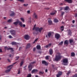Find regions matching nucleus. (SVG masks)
Here are the masks:
<instances>
[{
    "mask_svg": "<svg viewBox=\"0 0 77 77\" xmlns=\"http://www.w3.org/2000/svg\"><path fill=\"white\" fill-rule=\"evenodd\" d=\"M35 63H36V62L34 61L29 63L28 66V69H29V71H30L32 70V68H33L32 67L33 66L32 65H33V64H34Z\"/></svg>",
    "mask_w": 77,
    "mask_h": 77,
    "instance_id": "f257e3e1",
    "label": "nucleus"
},
{
    "mask_svg": "<svg viewBox=\"0 0 77 77\" xmlns=\"http://www.w3.org/2000/svg\"><path fill=\"white\" fill-rule=\"evenodd\" d=\"M60 54H59L58 55H56L55 57V59L54 60V61H59V60L61 59V56H60Z\"/></svg>",
    "mask_w": 77,
    "mask_h": 77,
    "instance_id": "f03ea898",
    "label": "nucleus"
},
{
    "mask_svg": "<svg viewBox=\"0 0 77 77\" xmlns=\"http://www.w3.org/2000/svg\"><path fill=\"white\" fill-rule=\"evenodd\" d=\"M10 32L12 36L16 35V31L15 30L11 29L10 30Z\"/></svg>",
    "mask_w": 77,
    "mask_h": 77,
    "instance_id": "7ed1b4c3",
    "label": "nucleus"
},
{
    "mask_svg": "<svg viewBox=\"0 0 77 77\" xmlns=\"http://www.w3.org/2000/svg\"><path fill=\"white\" fill-rule=\"evenodd\" d=\"M43 29V28H42L41 27L39 28L38 27H36L35 28V31H39V32L40 33L41 32V31H42V30Z\"/></svg>",
    "mask_w": 77,
    "mask_h": 77,
    "instance_id": "20e7f679",
    "label": "nucleus"
},
{
    "mask_svg": "<svg viewBox=\"0 0 77 77\" xmlns=\"http://www.w3.org/2000/svg\"><path fill=\"white\" fill-rule=\"evenodd\" d=\"M4 48L5 50H11V51L12 52L14 51V50H13V48H8L7 46H5Z\"/></svg>",
    "mask_w": 77,
    "mask_h": 77,
    "instance_id": "39448f33",
    "label": "nucleus"
},
{
    "mask_svg": "<svg viewBox=\"0 0 77 77\" xmlns=\"http://www.w3.org/2000/svg\"><path fill=\"white\" fill-rule=\"evenodd\" d=\"M60 37V36L59 34L58 33H56L55 35V38H56L57 39H59V38Z\"/></svg>",
    "mask_w": 77,
    "mask_h": 77,
    "instance_id": "423d86ee",
    "label": "nucleus"
},
{
    "mask_svg": "<svg viewBox=\"0 0 77 77\" xmlns=\"http://www.w3.org/2000/svg\"><path fill=\"white\" fill-rule=\"evenodd\" d=\"M42 64H44L46 66H48V63L45 60H42Z\"/></svg>",
    "mask_w": 77,
    "mask_h": 77,
    "instance_id": "0eeeda50",
    "label": "nucleus"
},
{
    "mask_svg": "<svg viewBox=\"0 0 77 77\" xmlns=\"http://www.w3.org/2000/svg\"><path fill=\"white\" fill-rule=\"evenodd\" d=\"M24 38L26 40H29L30 39V36L27 35H26L24 36Z\"/></svg>",
    "mask_w": 77,
    "mask_h": 77,
    "instance_id": "6e6552de",
    "label": "nucleus"
},
{
    "mask_svg": "<svg viewBox=\"0 0 77 77\" xmlns=\"http://www.w3.org/2000/svg\"><path fill=\"white\" fill-rule=\"evenodd\" d=\"M20 26L21 27H26V25L25 24H23V25L22 23L20 21Z\"/></svg>",
    "mask_w": 77,
    "mask_h": 77,
    "instance_id": "1a4fd4ad",
    "label": "nucleus"
},
{
    "mask_svg": "<svg viewBox=\"0 0 77 77\" xmlns=\"http://www.w3.org/2000/svg\"><path fill=\"white\" fill-rule=\"evenodd\" d=\"M68 62V59L67 58H65L63 60V62L64 63H67Z\"/></svg>",
    "mask_w": 77,
    "mask_h": 77,
    "instance_id": "9d476101",
    "label": "nucleus"
},
{
    "mask_svg": "<svg viewBox=\"0 0 77 77\" xmlns=\"http://www.w3.org/2000/svg\"><path fill=\"white\" fill-rule=\"evenodd\" d=\"M38 71L37 69H34L31 72L32 74H33V73H36Z\"/></svg>",
    "mask_w": 77,
    "mask_h": 77,
    "instance_id": "9b49d317",
    "label": "nucleus"
},
{
    "mask_svg": "<svg viewBox=\"0 0 77 77\" xmlns=\"http://www.w3.org/2000/svg\"><path fill=\"white\" fill-rule=\"evenodd\" d=\"M72 32L70 29H69L68 30V35H70V36H72Z\"/></svg>",
    "mask_w": 77,
    "mask_h": 77,
    "instance_id": "f8f14e48",
    "label": "nucleus"
},
{
    "mask_svg": "<svg viewBox=\"0 0 77 77\" xmlns=\"http://www.w3.org/2000/svg\"><path fill=\"white\" fill-rule=\"evenodd\" d=\"M62 74V72H59L58 74L57 75V77H60Z\"/></svg>",
    "mask_w": 77,
    "mask_h": 77,
    "instance_id": "ddd939ff",
    "label": "nucleus"
},
{
    "mask_svg": "<svg viewBox=\"0 0 77 77\" xmlns=\"http://www.w3.org/2000/svg\"><path fill=\"white\" fill-rule=\"evenodd\" d=\"M64 1L66 2H68L69 3H72V0H64Z\"/></svg>",
    "mask_w": 77,
    "mask_h": 77,
    "instance_id": "4468645a",
    "label": "nucleus"
},
{
    "mask_svg": "<svg viewBox=\"0 0 77 77\" xmlns=\"http://www.w3.org/2000/svg\"><path fill=\"white\" fill-rule=\"evenodd\" d=\"M30 43H28L27 44L26 47V49H27V48H30Z\"/></svg>",
    "mask_w": 77,
    "mask_h": 77,
    "instance_id": "2eb2a0df",
    "label": "nucleus"
},
{
    "mask_svg": "<svg viewBox=\"0 0 77 77\" xmlns=\"http://www.w3.org/2000/svg\"><path fill=\"white\" fill-rule=\"evenodd\" d=\"M24 59H22L21 62L20 64V66H22V65H23V63H24Z\"/></svg>",
    "mask_w": 77,
    "mask_h": 77,
    "instance_id": "dca6fc26",
    "label": "nucleus"
},
{
    "mask_svg": "<svg viewBox=\"0 0 77 77\" xmlns=\"http://www.w3.org/2000/svg\"><path fill=\"white\" fill-rule=\"evenodd\" d=\"M33 17L35 18V19H38V15L37 14H36V13H34L33 14Z\"/></svg>",
    "mask_w": 77,
    "mask_h": 77,
    "instance_id": "f3484780",
    "label": "nucleus"
},
{
    "mask_svg": "<svg viewBox=\"0 0 77 77\" xmlns=\"http://www.w3.org/2000/svg\"><path fill=\"white\" fill-rule=\"evenodd\" d=\"M49 53L51 55H52V54H53V50L52 49H50L49 50Z\"/></svg>",
    "mask_w": 77,
    "mask_h": 77,
    "instance_id": "a211bd4d",
    "label": "nucleus"
},
{
    "mask_svg": "<svg viewBox=\"0 0 77 77\" xmlns=\"http://www.w3.org/2000/svg\"><path fill=\"white\" fill-rule=\"evenodd\" d=\"M48 22L49 24V25H51L52 24V21L51 20H49L48 21Z\"/></svg>",
    "mask_w": 77,
    "mask_h": 77,
    "instance_id": "6ab92c4d",
    "label": "nucleus"
},
{
    "mask_svg": "<svg viewBox=\"0 0 77 77\" xmlns=\"http://www.w3.org/2000/svg\"><path fill=\"white\" fill-rule=\"evenodd\" d=\"M19 23V22H18V21H17L14 22L13 23V24L15 26H17V25H18V24Z\"/></svg>",
    "mask_w": 77,
    "mask_h": 77,
    "instance_id": "aec40b11",
    "label": "nucleus"
},
{
    "mask_svg": "<svg viewBox=\"0 0 77 77\" xmlns=\"http://www.w3.org/2000/svg\"><path fill=\"white\" fill-rule=\"evenodd\" d=\"M52 32H50L48 33V36L49 37H50L51 36V34H52Z\"/></svg>",
    "mask_w": 77,
    "mask_h": 77,
    "instance_id": "412c9836",
    "label": "nucleus"
},
{
    "mask_svg": "<svg viewBox=\"0 0 77 77\" xmlns=\"http://www.w3.org/2000/svg\"><path fill=\"white\" fill-rule=\"evenodd\" d=\"M75 54L74 52H72L71 53V56L72 57H75Z\"/></svg>",
    "mask_w": 77,
    "mask_h": 77,
    "instance_id": "4be33fe9",
    "label": "nucleus"
},
{
    "mask_svg": "<svg viewBox=\"0 0 77 77\" xmlns=\"http://www.w3.org/2000/svg\"><path fill=\"white\" fill-rule=\"evenodd\" d=\"M11 69H12V67L10 68L9 69H7L5 71V72L6 73H8V72H9L11 70Z\"/></svg>",
    "mask_w": 77,
    "mask_h": 77,
    "instance_id": "5701e85b",
    "label": "nucleus"
},
{
    "mask_svg": "<svg viewBox=\"0 0 77 77\" xmlns=\"http://www.w3.org/2000/svg\"><path fill=\"white\" fill-rule=\"evenodd\" d=\"M69 42L68 41L66 40L64 41V44L65 45H66V44L67 45H68V44Z\"/></svg>",
    "mask_w": 77,
    "mask_h": 77,
    "instance_id": "b1692460",
    "label": "nucleus"
},
{
    "mask_svg": "<svg viewBox=\"0 0 77 77\" xmlns=\"http://www.w3.org/2000/svg\"><path fill=\"white\" fill-rule=\"evenodd\" d=\"M51 43H49V44L46 45L45 47V48H48V47H51Z\"/></svg>",
    "mask_w": 77,
    "mask_h": 77,
    "instance_id": "393cba45",
    "label": "nucleus"
},
{
    "mask_svg": "<svg viewBox=\"0 0 77 77\" xmlns=\"http://www.w3.org/2000/svg\"><path fill=\"white\" fill-rule=\"evenodd\" d=\"M15 15V13L14 12H12V13L10 14V16L11 17H12V16H14Z\"/></svg>",
    "mask_w": 77,
    "mask_h": 77,
    "instance_id": "a878e982",
    "label": "nucleus"
},
{
    "mask_svg": "<svg viewBox=\"0 0 77 77\" xmlns=\"http://www.w3.org/2000/svg\"><path fill=\"white\" fill-rule=\"evenodd\" d=\"M56 12H57V11H55L54 13H50V15H54V14H56Z\"/></svg>",
    "mask_w": 77,
    "mask_h": 77,
    "instance_id": "bb28decb",
    "label": "nucleus"
},
{
    "mask_svg": "<svg viewBox=\"0 0 77 77\" xmlns=\"http://www.w3.org/2000/svg\"><path fill=\"white\" fill-rule=\"evenodd\" d=\"M37 49H38V50L41 49V46H40L39 45H37Z\"/></svg>",
    "mask_w": 77,
    "mask_h": 77,
    "instance_id": "cd10ccee",
    "label": "nucleus"
},
{
    "mask_svg": "<svg viewBox=\"0 0 77 77\" xmlns=\"http://www.w3.org/2000/svg\"><path fill=\"white\" fill-rule=\"evenodd\" d=\"M54 21L55 23H57V22H59V20L57 19H55Z\"/></svg>",
    "mask_w": 77,
    "mask_h": 77,
    "instance_id": "c85d7f7f",
    "label": "nucleus"
},
{
    "mask_svg": "<svg viewBox=\"0 0 77 77\" xmlns=\"http://www.w3.org/2000/svg\"><path fill=\"white\" fill-rule=\"evenodd\" d=\"M20 19L22 22H23V23L24 22V18H23V17H21Z\"/></svg>",
    "mask_w": 77,
    "mask_h": 77,
    "instance_id": "c756f323",
    "label": "nucleus"
},
{
    "mask_svg": "<svg viewBox=\"0 0 77 77\" xmlns=\"http://www.w3.org/2000/svg\"><path fill=\"white\" fill-rule=\"evenodd\" d=\"M44 72H39V75H42L44 74Z\"/></svg>",
    "mask_w": 77,
    "mask_h": 77,
    "instance_id": "7c9ffc66",
    "label": "nucleus"
},
{
    "mask_svg": "<svg viewBox=\"0 0 77 77\" xmlns=\"http://www.w3.org/2000/svg\"><path fill=\"white\" fill-rule=\"evenodd\" d=\"M71 71L70 70H69L68 72L67 73V75H69V74H71Z\"/></svg>",
    "mask_w": 77,
    "mask_h": 77,
    "instance_id": "2f4dec72",
    "label": "nucleus"
},
{
    "mask_svg": "<svg viewBox=\"0 0 77 77\" xmlns=\"http://www.w3.org/2000/svg\"><path fill=\"white\" fill-rule=\"evenodd\" d=\"M49 57H50V56H47L45 57V58L47 60H48L49 59Z\"/></svg>",
    "mask_w": 77,
    "mask_h": 77,
    "instance_id": "473e14b6",
    "label": "nucleus"
},
{
    "mask_svg": "<svg viewBox=\"0 0 77 77\" xmlns=\"http://www.w3.org/2000/svg\"><path fill=\"white\" fill-rule=\"evenodd\" d=\"M26 77H32V75L31 74H29L27 75Z\"/></svg>",
    "mask_w": 77,
    "mask_h": 77,
    "instance_id": "72a5a7b5",
    "label": "nucleus"
},
{
    "mask_svg": "<svg viewBox=\"0 0 77 77\" xmlns=\"http://www.w3.org/2000/svg\"><path fill=\"white\" fill-rule=\"evenodd\" d=\"M69 7L68 6H66V7H65V11H68V10Z\"/></svg>",
    "mask_w": 77,
    "mask_h": 77,
    "instance_id": "f704fd0d",
    "label": "nucleus"
},
{
    "mask_svg": "<svg viewBox=\"0 0 77 77\" xmlns=\"http://www.w3.org/2000/svg\"><path fill=\"white\" fill-rule=\"evenodd\" d=\"M64 27L63 26H62L61 27V29L62 30V31H63V30H64V28H63Z\"/></svg>",
    "mask_w": 77,
    "mask_h": 77,
    "instance_id": "c9c22d12",
    "label": "nucleus"
},
{
    "mask_svg": "<svg viewBox=\"0 0 77 77\" xmlns=\"http://www.w3.org/2000/svg\"><path fill=\"white\" fill-rule=\"evenodd\" d=\"M73 41H74V40H72V39H70L69 40V43H70V44H71V43H72V42H73Z\"/></svg>",
    "mask_w": 77,
    "mask_h": 77,
    "instance_id": "e433bc0d",
    "label": "nucleus"
},
{
    "mask_svg": "<svg viewBox=\"0 0 77 77\" xmlns=\"http://www.w3.org/2000/svg\"><path fill=\"white\" fill-rule=\"evenodd\" d=\"M19 57H19V56H17V57H15V60H18V59H19Z\"/></svg>",
    "mask_w": 77,
    "mask_h": 77,
    "instance_id": "4c0bfd02",
    "label": "nucleus"
},
{
    "mask_svg": "<svg viewBox=\"0 0 77 77\" xmlns=\"http://www.w3.org/2000/svg\"><path fill=\"white\" fill-rule=\"evenodd\" d=\"M12 45H16L17 44V43L15 42H13L11 43Z\"/></svg>",
    "mask_w": 77,
    "mask_h": 77,
    "instance_id": "58836bf2",
    "label": "nucleus"
},
{
    "mask_svg": "<svg viewBox=\"0 0 77 77\" xmlns=\"http://www.w3.org/2000/svg\"><path fill=\"white\" fill-rule=\"evenodd\" d=\"M63 42H61L60 43H59V45H62V44H63Z\"/></svg>",
    "mask_w": 77,
    "mask_h": 77,
    "instance_id": "ea45409f",
    "label": "nucleus"
},
{
    "mask_svg": "<svg viewBox=\"0 0 77 77\" xmlns=\"http://www.w3.org/2000/svg\"><path fill=\"white\" fill-rule=\"evenodd\" d=\"M11 19H9V20H8L7 21V22L8 23H11V21H12V20H11Z\"/></svg>",
    "mask_w": 77,
    "mask_h": 77,
    "instance_id": "a19ab883",
    "label": "nucleus"
},
{
    "mask_svg": "<svg viewBox=\"0 0 77 77\" xmlns=\"http://www.w3.org/2000/svg\"><path fill=\"white\" fill-rule=\"evenodd\" d=\"M36 25L35 24L34 26V27L32 29V30H35H35H36V27H36Z\"/></svg>",
    "mask_w": 77,
    "mask_h": 77,
    "instance_id": "79ce46f5",
    "label": "nucleus"
},
{
    "mask_svg": "<svg viewBox=\"0 0 77 77\" xmlns=\"http://www.w3.org/2000/svg\"><path fill=\"white\" fill-rule=\"evenodd\" d=\"M8 38H9L10 39H12L13 38V37L11 36V35H9V36H8Z\"/></svg>",
    "mask_w": 77,
    "mask_h": 77,
    "instance_id": "37998d69",
    "label": "nucleus"
},
{
    "mask_svg": "<svg viewBox=\"0 0 77 77\" xmlns=\"http://www.w3.org/2000/svg\"><path fill=\"white\" fill-rule=\"evenodd\" d=\"M20 2H21V3H24V0H20Z\"/></svg>",
    "mask_w": 77,
    "mask_h": 77,
    "instance_id": "c03bdc74",
    "label": "nucleus"
},
{
    "mask_svg": "<svg viewBox=\"0 0 77 77\" xmlns=\"http://www.w3.org/2000/svg\"><path fill=\"white\" fill-rule=\"evenodd\" d=\"M37 41H38V38H36L35 40L33 42V44H35V42H36Z\"/></svg>",
    "mask_w": 77,
    "mask_h": 77,
    "instance_id": "a18cd8bd",
    "label": "nucleus"
},
{
    "mask_svg": "<svg viewBox=\"0 0 77 77\" xmlns=\"http://www.w3.org/2000/svg\"><path fill=\"white\" fill-rule=\"evenodd\" d=\"M13 66V65H12L9 66H8L7 67V68H10V67H11V66Z\"/></svg>",
    "mask_w": 77,
    "mask_h": 77,
    "instance_id": "49530a36",
    "label": "nucleus"
},
{
    "mask_svg": "<svg viewBox=\"0 0 77 77\" xmlns=\"http://www.w3.org/2000/svg\"><path fill=\"white\" fill-rule=\"evenodd\" d=\"M65 14V12H62L61 14V16H63V14Z\"/></svg>",
    "mask_w": 77,
    "mask_h": 77,
    "instance_id": "de8ad7c7",
    "label": "nucleus"
},
{
    "mask_svg": "<svg viewBox=\"0 0 77 77\" xmlns=\"http://www.w3.org/2000/svg\"><path fill=\"white\" fill-rule=\"evenodd\" d=\"M23 6H28V4H23Z\"/></svg>",
    "mask_w": 77,
    "mask_h": 77,
    "instance_id": "09e8293b",
    "label": "nucleus"
},
{
    "mask_svg": "<svg viewBox=\"0 0 77 77\" xmlns=\"http://www.w3.org/2000/svg\"><path fill=\"white\" fill-rule=\"evenodd\" d=\"M30 11L29 10H28L27 11V13L28 14H30Z\"/></svg>",
    "mask_w": 77,
    "mask_h": 77,
    "instance_id": "8fccbe9b",
    "label": "nucleus"
},
{
    "mask_svg": "<svg viewBox=\"0 0 77 77\" xmlns=\"http://www.w3.org/2000/svg\"><path fill=\"white\" fill-rule=\"evenodd\" d=\"M63 9V8L61 7L60 8V11H62V10Z\"/></svg>",
    "mask_w": 77,
    "mask_h": 77,
    "instance_id": "3c124183",
    "label": "nucleus"
},
{
    "mask_svg": "<svg viewBox=\"0 0 77 77\" xmlns=\"http://www.w3.org/2000/svg\"><path fill=\"white\" fill-rule=\"evenodd\" d=\"M35 50H36V48H33V51H35Z\"/></svg>",
    "mask_w": 77,
    "mask_h": 77,
    "instance_id": "603ef678",
    "label": "nucleus"
},
{
    "mask_svg": "<svg viewBox=\"0 0 77 77\" xmlns=\"http://www.w3.org/2000/svg\"><path fill=\"white\" fill-rule=\"evenodd\" d=\"M7 60H8V62H11V60H9V59H7Z\"/></svg>",
    "mask_w": 77,
    "mask_h": 77,
    "instance_id": "864d4df0",
    "label": "nucleus"
},
{
    "mask_svg": "<svg viewBox=\"0 0 77 77\" xmlns=\"http://www.w3.org/2000/svg\"><path fill=\"white\" fill-rule=\"evenodd\" d=\"M72 22L73 23V24L75 23V20H73L72 21Z\"/></svg>",
    "mask_w": 77,
    "mask_h": 77,
    "instance_id": "5fc2aeb1",
    "label": "nucleus"
},
{
    "mask_svg": "<svg viewBox=\"0 0 77 77\" xmlns=\"http://www.w3.org/2000/svg\"><path fill=\"white\" fill-rule=\"evenodd\" d=\"M38 53H39L40 54H41V53H42V52H41V51H39L38 52Z\"/></svg>",
    "mask_w": 77,
    "mask_h": 77,
    "instance_id": "6e6d98bb",
    "label": "nucleus"
},
{
    "mask_svg": "<svg viewBox=\"0 0 77 77\" xmlns=\"http://www.w3.org/2000/svg\"><path fill=\"white\" fill-rule=\"evenodd\" d=\"M0 52L2 53V50L1 49H0Z\"/></svg>",
    "mask_w": 77,
    "mask_h": 77,
    "instance_id": "4d7b16f0",
    "label": "nucleus"
},
{
    "mask_svg": "<svg viewBox=\"0 0 77 77\" xmlns=\"http://www.w3.org/2000/svg\"><path fill=\"white\" fill-rule=\"evenodd\" d=\"M17 62H15V63H14L13 65H15V64L16 63H17Z\"/></svg>",
    "mask_w": 77,
    "mask_h": 77,
    "instance_id": "13d9d810",
    "label": "nucleus"
},
{
    "mask_svg": "<svg viewBox=\"0 0 77 77\" xmlns=\"http://www.w3.org/2000/svg\"><path fill=\"white\" fill-rule=\"evenodd\" d=\"M0 40H2V35H0Z\"/></svg>",
    "mask_w": 77,
    "mask_h": 77,
    "instance_id": "bf43d9fd",
    "label": "nucleus"
},
{
    "mask_svg": "<svg viewBox=\"0 0 77 77\" xmlns=\"http://www.w3.org/2000/svg\"><path fill=\"white\" fill-rule=\"evenodd\" d=\"M75 17H77V13L75 14Z\"/></svg>",
    "mask_w": 77,
    "mask_h": 77,
    "instance_id": "052dcab7",
    "label": "nucleus"
},
{
    "mask_svg": "<svg viewBox=\"0 0 77 77\" xmlns=\"http://www.w3.org/2000/svg\"><path fill=\"white\" fill-rule=\"evenodd\" d=\"M45 71L46 72H47L48 71V70H47V69H46L45 70Z\"/></svg>",
    "mask_w": 77,
    "mask_h": 77,
    "instance_id": "680f3d73",
    "label": "nucleus"
},
{
    "mask_svg": "<svg viewBox=\"0 0 77 77\" xmlns=\"http://www.w3.org/2000/svg\"><path fill=\"white\" fill-rule=\"evenodd\" d=\"M18 74H20V69H19L18 71Z\"/></svg>",
    "mask_w": 77,
    "mask_h": 77,
    "instance_id": "e2e57ef3",
    "label": "nucleus"
},
{
    "mask_svg": "<svg viewBox=\"0 0 77 77\" xmlns=\"http://www.w3.org/2000/svg\"><path fill=\"white\" fill-rule=\"evenodd\" d=\"M6 17H4V20H6Z\"/></svg>",
    "mask_w": 77,
    "mask_h": 77,
    "instance_id": "0e129e2a",
    "label": "nucleus"
},
{
    "mask_svg": "<svg viewBox=\"0 0 77 77\" xmlns=\"http://www.w3.org/2000/svg\"><path fill=\"white\" fill-rule=\"evenodd\" d=\"M60 5H63V3H60Z\"/></svg>",
    "mask_w": 77,
    "mask_h": 77,
    "instance_id": "69168bd1",
    "label": "nucleus"
},
{
    "mask_svg": "<svg viewBox=\"0 0 77 77\" xmlns=\"http://www.w3.org/2000/svg\"><path fill=\"white\" fill-rule=\"evenodd\" d=\"M11 54H10V55H9V57H11Z\"/></svg>",
    "mask_w": 77,
    "mask_h": 77,
    "instance_id": "338daca9",
    "label": "nucleus"
},
{
    "mask_svg": "<svg viewBox=\"0 0 77 77\" xmlns=\"http://www.w3.org/2000/svg\"><path fill=\"white\" fill-rule=\"evenodd\" d=\"M35 77H39V76H38V75H36Z\"/></svg>",
    "mask_w": 77,
    "mask_h": 77,
    "instance_id": "774afa93",
    "label": "nucleus"
}]
</instances>
